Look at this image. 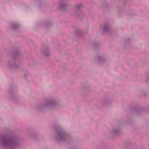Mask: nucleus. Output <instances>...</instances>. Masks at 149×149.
<instances>
[{
    "label": "nucleus",
    "mask_w": 149,
    "mask_h": 149,
    "mask_svg": "<svg viewBox=\"0 0 149 149\" xmlns=\"http://www.w3.org/2000/svg\"><path fill=\"white\" fill-rule=\"evenodd\" d=\"M68 6L67 3V0H63L61 1L58 8L62 11H64L66 10V8Z\"/></svg>",
    "instance_id": "5"
},
{
    "label": "nucleus",
    "mask_w": 149,
    "mask_h": 149,
    "mask_svg": "<svg viewBox=\"0 0 149 149\" xmlns=\"http://www.w3.org/2000/svg\"><path fill=\"white\" fill-rule=\"evenodd\" d=\"M104 31L105 32H109L110 31V29L108 24L105 23L104 25Z\"/></svg>",
    "instance_id": "8"
},
{
    "label": "nucleus",
    "mask_w": 149,
    "mask_h": 149,
    "mask_svg": "<svg viewBox=\"0 0 149 149\" xmlns=\"http://www.w3.org/2000/svg\"><path fill=\"white\" fill-rule=\"evenodd\" d=\"M42 53L47 57H49L50 55V51L48 47H45L44 49L42 51Z\"/></svg>",
    "instance_id": "6"
},
{
    "label": "nucleus",
    "mask_w": 149,
    "mask_h": 149,
    "mask_svg": "<svg viewBox=\"0 0 149 149\" xmlns=\"http://www.w3.org/2000/svg\"><path fill=\"white\" fill-rule=\"evenodd\" d=\"M97 59L98 62L101 64L102 63L105 61V59L104 58L101 57L100 55L98 56Z\"/></svg>",
    "instance_id": "9"
},
{
    "label": "nucleus",
    "mask_w": 149,
    "mask_h": 149,
    "mask_svg": "<svg viewBox=\"0 0 149 149\" xmlns=\"http://www.w3.org/2000/svg\"><path fill=\"white\" fill-rule=\"evenodd\" d=\"M59 106V104L57 102L56 98L51 97L47 99L44 104L36 105V108L38 110L43 111L45 109L51 110Z\"/></svg>",
    "instance_id": "1"
},
{
    "label": "nucleus",
    "mask_w": 149,
    "mask_h": 149,
    "mask_svg": "<svg viewBox=\"0 0 149 149\" xmlns=\"http://www.w3.org/2000/svg\"><path fill=\"white\" fill-rule=\"evenodd\" d=\"M0 144L7 147H17L19 144L16 138L11 137L7 135H4L0 137Z\"/></svg>",
    "instance_id": "2"
},
{
    "label": "nucleus",
    "mask_w": 149,
    "mask_h": 149,
    "mask_svg": "<svg viewBox=\"0 0 149 149\" xmlns=\"http://www.w3.org/2000/svg\"><path fill=\"white\" fill-rule=\"evenodd\" d=\"M149 81V73L148 74L147 78H146V82H148Z\"/></svg>",
    "instance_id": "13"
},
{
    "label": "nucleus",
    "mask_w": 149,
    "mask_h": 149,
    "mask_svg": "<svg viewBox=\"0 0 149 149\" xmlns=\"http://www.w3.org/2000/svg\"><path fill=\"white\" fill-rule=\"evenodd\" d=\"M50 25L49 23H45V24L44 26L46 27H47Z\"/></svg>",
    "instance_id": "14"
},
{
    "label": "nucleus",
    "mask_w": 149,
    "mask_h": 149,
    "mask_svg": "<svg viewBox=\"0 0 149 149\" xmlns=\"http://www.w3.org/2000/svg\"><path fill=\"white\" fill-rule=\"evenodd\" d=\"M120 133V129H116L114 130L113 132V134L114 135H118Z\"/></svg>",
    "instance_id": "10"
},
{
    "label": "nucleus",
    "mask_w": 149,
    "mask_h": 149,
    "mask_svg": "<svg viewBox=\"0 0 149 149\" xmlns=\"http://www.w3.org/2000/svg\"><path fill=\"white\" fill-rule=\"evenodd\" d=\"M83 8V6L80 4L76 5L75 6V8L77 10H80Z\"/></svg>",
    "instance_id": "11"
},
{
    "label": "nucleus",
    "mask_w": 149,
    "mask_h": 149,
    "mask_svg": "<svg viewBox=\"0 0 149 149\" xmlns=\"http://www.w3.org/2000/svg\"><path fill=\"white\" fill-rule=\"evenodd\" d=\"M19 54V52L17 51L13 54V59L9 61L8 63V65L9 67L11 68L15 69H17L19 68V65L16 64L15 60L18 59Z\"/></svg>",
    "instance_id": "4"
},
{
    "label": "nucleus",
    "mask_w": 149,
    "mask_h": 149,
    "mask_svg": "<svg viewBox=\"0 0 149 149\" xmlns=\"http://www.w3.org/2000/svg\"><path fill=\"white\" fill-rule=\"evenodd\" d=\"M130 41V39H129L128 40H126V44H127L128 43V42L129 41Z\"/></svg>",
    "instance_id": "15"
},
{
    "label": "nucleus",
    "mask_w": 149,
    "mask_h": 149,
    "mask_svg": "<svg viewBox=\"0 0 149 149\" xmlns=\"http://www.w3.org/2000/svg\"><path fill=\"white\" fill-rule=\"evenodd\" d=\"M55 139L58 142L65 141L70 139V137L61 128H56Z\"/></svg>",
    "instance_id": "3"
},
{
    "label": "nucleus",
    "mask_w": 149,
    "mask_h": 149,
    "mask_svg": "<svg viewBox=\"0 0 149 149\" xmlns=\"http://www.w3.org/2000/svg\"><path fill=\"white\" fill-rule=\"evenodd\" d=\"M12 26L13 29H17L19 27H20V25L19 24L14 23L12 25Z\"/></svg>",
    "instance_id": "12"
},
{
    "label": "nucleus",
    "mask_w": 149,
    "mask_h": 149,
    "mask_svg": "<svg viewBox=\"0 0 149 149\" xmlns=\"http://www.w3.org/2000/svg\"><path fill=\"white\" fill-rule=\"evenodd\" d=\"M79 31L78 30H77L76 31V33L77 34H79Z\"/></svg>",
    "instance_id": "16"
},
{
    "label": "nucleus",
    "mask_w": 149,
    "mask_h": 149,
    "mask_svg": "<svg viewBox=\"0 0 149 149\" xmlns=\"http://www.w3.org/2000/svg\"><path fill=\"white\" fill-rule=\"evenodd\" d=\"M111 100L108 97L105 98L103 101V103L108 106L111 105Z\"/></svg>",
    "instance_id": "7"
}]
</instances>
